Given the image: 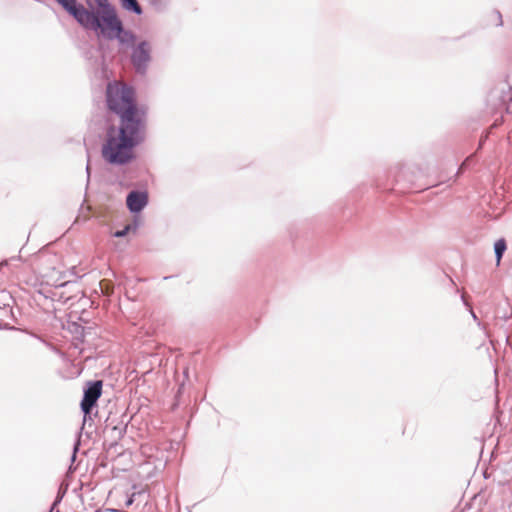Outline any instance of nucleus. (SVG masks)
Instances as JSON below:
<instances>
[{
	"label": "nucleus",
	"mask_w": 512,
	"mask_h": 512,
	"mask_svg": "<svg viewBox=\"0 0 512 512\" xmlns=\"http://www.w3.org/2000/svg\"><path fill=\"white\" fill-rule=\"evenodd\" d=\"M108 109L120 117V124L145 126V112L138 107L134 90L123 82H110L106 89Z\"/></svg>",
	"instance_id": "obj_2"
},
{
	"label": "nucleus",
	"mask_w": 512,
	"mask_h": 512,
	"mask_svg": "<svg viewBox=\"0 0 512 512\" xmlns=\"http://www.w3.org/2000/svg\"><path fill=\"white\" fill-rule=\"evenodd\" d=\"M507 246L504 239H499L495 242L494 249L496 254V262L497 265L500 264L501 258L503 256V253L505 252Z\"/></svg>",
	"instance_id": "obj_9"
},
{
	"label": "nucleus",
	"mask_w": 512,
	"mask_h": 512,
	"mask_svg": "<svg viewBox=\"0 0 512 512\" xmlns=\"http://www.w3.org/2000/svg\"><path fill=\"white\" fill-rule=\"evenodd\" d=\"M150 45L147 42H141L132 53V62L138 71H144L150 61Z\"/></svg>",
	"instance_id": "obj_6"
},
{
	"label": "nucleus",
	"mask_w": 512,
	"mask_h": 512,
	"mask_svg": "<svg viewBox=\"0 0 512 512\" xmlns=\"http://www.w3.org/2000/svg\"><path fill=\"white\" fill-rule=\"evenodd\" d=\"M92 2L98 6L99 10L97 12H90L92 19L89 23L81 25L85 28L99 31L108 39H114L117 32L121 31L122 25L115 9L107 0H87L89 6H92Z\"/></svg>",
	"instance_id": "obj_3"
},
{
	"label": "nucleus",
	"mask_w": 512,
	"mask_h": 512,
	"mask_svg": "<svg viewBox=\"0 0 512 512\" xmlns=\"http://www.w3.org/2000/svg\"><path fill=\"white\" fill-rule=\"evenodd\" d=\"M115 38L119 40L120 43L123 44H133L134 43V35L129 31H124L123 25H121V31L117 32Z\"/></svg>",
	"instance_id": "obj_8"
},
{
	"label": "nucleus",
	"mask_w": 512,
	"mask_h": 512,
	"mask_svg": "<svg viewBox=\"0 0 512 512\" xmlns=\"http://www.w3.org/2000/svg\"><path fill=\"white\" fill-rule=\"evenodd\" d=\"M131 230L135 231V230H136V226H132V225L128 224V225H126V226L124 227V229H123V230L116 231V232L114 233V236H115V237H123V236H125L126 234H128Z\"/></svg>",
	"instance_id": "obj_11"
},
{
	"label": "nucleus",
	"mask_w": 512,
	"mask_h": 512,
	"mask_svg": "<svg viewBox=\"0 0 512 512\" xmlns=\"http://www.w3.org/2000/svg\"><path fill=\"white\" fill-rule=\"evenodd\" d=\"M505 105H506V100L503 98V99L501 100V106H505Z\"/></svg>",
	"instance_id": "obj_12"
},
{
	"label": "nucleus",
	"mask_w": 512,
	"mask_h": 512,
	"mask_svg": "<svg viewBox=\"0 0 512 512\" xmlns=\"http://www.w3.org/2000/svg\"><path fill=\"white\" fill-rule=\"evenodd\" d=\"M144 130L143 125L110 126L102 145L103 159L115 165L130 163L135 158V147L143 141Z\"/></svg>",
	"instance_id": "obj_1"
},
{
	"label": "nucleus",
	"mask_w": 512,
	"mask_h": 512,
	"mask_svg": "<svg viewBox=\"0 0 512 512\" xmlns=\"http://www.w3.org/2000/svg\"><path fill=\"white\" fill-rule=\"evenodd\" d=\"M507 96H508L509 99H511L510 90L507 92Z\"/></svg>",
	"instance_id": "obj_13"
},
{
	"label": "nucleus",
	"mask_w": 512,
	"mask_h": 512,
	"mask_svg": "<svg viewBox=\"0 0 512 512\" xmlns=\"http://www.w3.org/2000/svg\"><path fill=\"white\" fill-rule=\"evenodd\" d=\"M122 6L126 10L134 11L136 14H141L142 9L136 0H121Z\"/></svg>",
	"instance_id": "obj_10"
},
{
	"label": "nucleus",
	"mask_w": 512,
	"mask_h": 512,
	"mask_svg": "<svg viewBox=\"0 0 512 512\" xmlns=\"http://www.w3.org/2000/svg\"><path fill=\"white\" fill-rule=\"evenodd\" d=\"M70 15H72L80 24L89 23L92 19L90 11L83 5L78 4L77 0H56Z\"/></svg>",
	"instance_id": "obj_5"
},
{
	"label": "nucleus",
	"mask_w": 512,
	"mask_h": 512,
	"mask_svg": "<svg viewBox=\"0 0 512 512\" xmlns=\"http://www.w3.org/2000/svg\"><path fill=\"white\" fill-rule=\"evenodd\" d=\"M148 202V195L146 192L132 191L127 196V207L132 212L141 211Z\"/></svg>",
	"instance_id": "obj_7"
},
{
	"label": "nucleus",
	"mask_w": 512,
	"mask_h": 512,
	"mask_svg": "<svg viewBox=\"0 0 512 512\" xmlns=\"http://www.w3.org/2000/svg\"><path fill=\"white\" fill-rule=\"evenodd\" d=\"M102 381H94L90 382L89 386L84 390V396L81 401V409L84 412L85 416L89 415L96 405L98 399L102 395Z\"/></svg>",
	"instance_id": "obj_4"
}]
</instances>
